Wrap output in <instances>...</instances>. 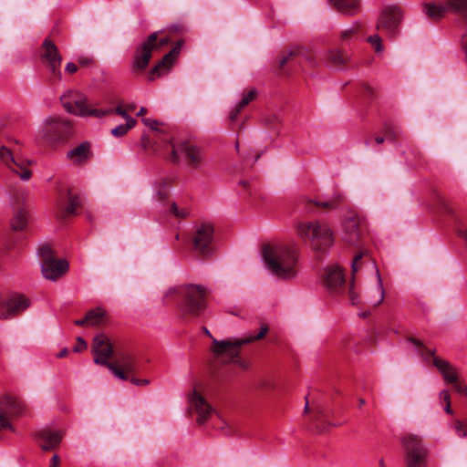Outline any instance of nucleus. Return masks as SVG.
<instances>
[{"label": "nucleus", "mask_w": 467, "mask_h": 467, "mask_svg": "<svg viewBox=\"0 0 467 467\" xmlns=\"http://www.w3.org/2000/svg\"><path fill=\"white\" fill-rule=\"evenodd\" d=\"M208 290L200 285L188 284L170 288L165 298L176 301L180 310L192 317L201 316L206 308Z\"/></svg>", "instance_id": "nucleus-1"}, {"label": "nucleus", "mask_w": 467, "mask_h": 467, "mask_svg": "<svg viewBox=\"0 0 467 467\" xmlns=\"http://www.w3.org/2000/svg\"><path fill=\"white\" fill-rule=\"evenodd\" d=\"M263 258L275 275L281 278H292L296 275L297 254L294 247L266 244L263 248Z\"/></svg>", "instance_id": "nucleus-2"}, {"label": "nucleus", "mask_w": 467, "mask_h": 467, "mask_svg": "<svg viewBox=\"0 0 467 467\" xmlns=\"http://www.w3.org/2000/svg\"><path fill=\"white\" fill-rule=\"evenodd\" d=\"M268 326L263 325L257 335L245 337L240 339L229 338L225 340L213 339L212 350L214 356L223 363H236L240 368L246 369L248 362L239 357L240 348L245 344L262 339L268 332Z\"/></svg>", "instance_id": "nucleus-3"}, {"label": "nucleus", "mask_w": 467, "mask_h": 467, "mask_svg": "<svg viewBox=\"0 0 467 467\" xmlns=\"http://www.w3.org/2000/svg\"><path fill=\"white\" fill-rule=\"evenodd\" d=\"M297 234L304 240H310L317 251H325L334 244V235L328 224L319 221L297 223Z\"/></svg>", "instance_id": "nucleus-4"}, {"label": "nucleus", "mask_w": 467, "mask_h": 467, "mask_svg": "<svg viewBox=\"0 0 467 467\" xmlns=\"http://www.w3.org/2000/svg\"><path fill=\"white\" fill-rule=\"evenodd\" d=\"M171 151L169 160L179 164L183 162L192 171H201L206 164L204 150L190 142H181L177 145L171 142Z\"/></svg>", "instance_id": "nucleus-5"}, {"label": "nucleus", "mask_w": 467, "mask_h": 467, "mask_svg": "<svg viewBox=\"0 0 467 467\" xmlns=\"http://www.w3.org/2000/svg\"><path fill=\"white\" fill-rule=\"evenodd\" d=\"M171 39L168 36L159 37V32L150 34L146 40L140 44L134 50L131 63V70L134 73L143 72L152 57V54L168 45Z\"/></svg>", "instance_id": "nucleus-6"}, {"label": "nucleus", "mask_w": 467, "mask_h": 467, "mask_svg": "<svg viewBox=\"0 0 467 467\" xmlns=\"http://www.w3.org/2000/svg\"><path fill=\"white\" fill-rule=\"evenodd\" d=\"M404 450L405 467H427L428 449L424 446L421 437L406 433L400 439Z\"/></svg>", "instance_id": "nucleus-7"}, {"label": "nucleus", "mask_w": 467, "mask_h": 467, "mask_svg": "<svg viewBox=\"0 0 467 467\" xmlns=\"http://www.w3.org/2000/svg\"><path fill=\"white\" fill-rule=\"evenodd\" d=\"M214 228L210 223L197 224L192 234V246L194 255L205 260L212 256Z\"/></svg>", "instance_id": "nucleus-8"}, {"label": "nucleus", "mask_w": 467, "mask_h": 467, "mask_svg": "<svg viewBox=\"0 0 467 467\" xmlns=\"http://www.w3.org/2000/svg\"><path fill=\"white\" fill-rule=\"evenodd\" d=\"M73 135L72 123L60 118L47 119L42 130V137L48 143H65Z\"/></svg>", "instance_id": "nucleus-9"}, {"label": "nucleus", "mask_w": 467, "mask_h": 467, "mask_svg": "<svg viewBox=\"0 0 467 467\" xmlns=\"http://www.w3.org/2000/svg\"><path fill=\"white\" fill-rule=\"evenodd\" d=\"M408 341L415 345L417 352L424 360H429L431 358H432L433 365L441 373L446 382L452 383L458 379L455 369L447 360L434 357L435 349L428 348L426 346H424L422 341L413 337H408Z\"/></svg>", "instance_id": "nucleus-10"}, {"label": "nucleus", "mask_w": 467, "mask_h": 467, "mask_svg": "<svg viewBox=\"0 0 467 467\" xmlns=\"http://www.w3.org/2000/svg\"><path fill=\"white\" fill-rule=\"evenodd\" d=\"M41 58L50 72L48 81L51 84L59 82L61 80L62 57L55 43L49 38H46L41 46Z\"/></svg>", "instance_id": "nucleus-11"}, {"label": "nucleus", "mask_w": 467, "mask_h": 467, "mask_svg": "<svg viewBox=\"0 0 467 467\" xmlns=\"http://www.w3.org/2000/svg\"><path fill=\"white\" fill-rule=\"evenodd\" d=\"M92 351L94 362L107 367L117 378H123L116 366L109 361L114 350L109 339L105 335H99L93 340Z\"/></svg>", "instance_id": "nucleus-12"}, {"label": "nucleus", "mask_w": 467, "mask_h": 467, "mask_svg": "<svg viewBox=\"0 0 467 467\" xmlns=\"http://www.w3.org/2000/svg\"><path fill=\"white\" fill-rule=\"evenodd\" d=\"M30 306V300L22 294H14L7 299L0 295V319H9L23 313Z\"/></svg>", "instance_id": "nucleus-13"}, {"label": "nucleus", "mask_w": 467, "mask_h": 467, "mask_svg": "<svg viewBox=\"0 0 467 467\" xmlns=\"http://www.w3.org/2000/svg\"><path fill=\"white\" fill-rule=\"evenodd\" d=\"M402 16V11L399 6H387L380 13L377 28L386 30L393 37L398 33V27L401 23Z\"/></svg>", "instance_id": "nucleus-14"}, {"label": "nucleus", "mask_w": 467, "mask_h": 467, "mask_svg": "<svg viewBox=\"0 0 467 467\" xmlns=\"http://www.w3.org/2000/svg\"><path fill=\"white\" fill-rule=\"evenodd\" d=\"M112 363L122 374L123 378H119L122 380H128L130 375L133 376L140 370V364L136 356L125 349H118L116 351L115 360Z\"/></svg>", "instance_id": "nucleus-15"}, {"label": "nucleus", "mask_w": 467, "mask_h": 467, "mask_svg": "<svg viewBox=\"0 0 467 467\" xmlns=\"http://www.w3.org/2000/svg\"><path fill=\"white\" fill-rule=\"evenodd\" d=\"M343 231L344 241L350 245H357L363 238L366 226L361 218L351 214L345 218Z\"/></svg>", "instance_id": "nucleus-16"}, {"label": "nucleus", "mask_w": 467, "mask_h": 467, "mask_svg": "<svg viewBox=\"0 0 467 467\" xmlns=\"http://www.w3.org/2000/svg\"><path fill=\"white\" fill-rule=\"evenodd\" d=\"M183 45V40H179L172 49L167 53L149 72L148 79L153 81L160 78L162 74L170 71L175 60L177 59L181 48Z\"/></svg>", "instance_id": "nucleus-17"}, {"label": "nucleus", "mask_w": 467, "mask_h": 467, "mask_svg": "<svg viewBox=\"0 0 467 467\" xmlns=\"http://www.w3.org/2000/svg\"><path fill=\"white\" fill-rule=\"evenodd\" d=\"M61 104L68 113L84 116L87 109V97L74 90H68L60 98Z\"/></svg>", "instance_id": "nucleus-18"}, {"label": "nucleus", "mask_w": 467, "mask_h": 467, "mask_svg": "<svg viewBox=\"0 0 467 467\" xmlns=\"http://www.w3.org/2000/svg\"><path fill=\"white\" fill-rule=\"evenodd\" d=\"M81 207L80 198L68 191L66 201L59 199L57 203V216L61 220H66L77 213V210Z\"/></svg>", "instance_id": "nucleus-19"}, {"label": "nucleus", "mask_w": 467, "mask_h": 467, "mask_svg": "<svg viewBox=\"0 0 467 467\" xmlns=\"http://www.w3.org/2000/svg\"><path fill=\"white\" fill-rule=\"evenodd\" d=\"M68 269V264L62 259L53 258L41 263L42 275L46 279L55 281L61 277Z\"/></svg>", "instance_id": "nucleus-20"}, {"label": "nucleus", "mask_w": 467, "mask_h": 467, "mask_svg": "<svg viewBox=\"0 0 467 467\" xmlns=\"http://www.w3.org/2000/svg\"><path fill=\"white\" fill-rule=\"evenodd\" d=\"M189 403L190 408L198 414L197 422L199 424L206 422L210 415L213 412V408L196 390L193 391Z\"/></svg>", "instance_id": "nucleus-21"}, {"label": "nucleus", "mask_w": 467, "mask_h": 467, "mask_svg": "<svg viewBox=\"0 0 467 467\" xmlns=\"http://www.w3.org/2000/svg\"><path fill=\"white\" fill-rule=\"evenodd\" d=\"M36 438L38 440L41 449L49 451L56 450L59 446L62 441V434L49 429H42L36 432Z\"/></svg>", "instance_id": "nucleus-22"}, {"label": "nucleus", "mask_w": 467, "mask_h": 467, "mask_svg": "<svg viewBox=\"0 0 467 467\" xmlns=\"http://www.w3.org/2000/svg\"><path fill=\"white\" fill-rule=\"evenodd\" d=\"M323 282L329 290H337L345 283V275L338 265H331L325 269Z\"/></svg>", "instance_id": "nucleus-23"}, {"label": "nucleus", "mask_w": 467, "mask_h": 467, "mask_svg": "<svg viewBox=\"0 0 467 467\" xmlns=\"http://www.w3.org/2000/svg\"><path fill=\"white\" fill-rule=\"evenodd\" d=\"M92 156L90 143L84 141L67 152V159L75 164L86 163Z\"/></svg>", "instance_id": "nucleus-24"}, {"label": "nucleus", "mask_w": 467, "mask_h": 467, "mask_svg": "<svg viewBox=\"0 0 467 467\" xmlns=\"http://www.w3.org/2000/svg\"><path fill=\"white\" fill-rule=\"evenodd\" d=\"M330 5L336 8L339 13L354 16L359 12V0H327Z\"/></svg>", "instance_id": "nucleus-25"}, {"label": "nucleus", "mask_w": 467, "mask_h": 467, "mask_svg": "<svg viewBox=\"0 0 467 467\" xmlns=\"http://www.w3.org/2000/svg\"><path fill=\"white\" fill-rule=\"evenodd\" d=\"M16 163L20 164L16 165L14 163V166H9L7 169L12 171L14 174L18 176L22 181L27 182L32 177V171L30 170V166L34 164L33 161L22 159L19 157H16L15 159Z\"/></svg>", "instance_id": "nucleus-26"}, {"label": "nucleus", "mask_w": 467, "mask_h": 467, "mask_svg": "<svg viewBox=\"0 0 467 467\" xmlns=\"http://www.w3.org/2000/svg\"><path fill=\"white\" fill-rule=\"evenodd\" d=\"M327 60L333 66L343 67L348 63L350 57L340 48H333L327 51Z\"/></svg>", "instance_id": "nucleus-27"}, {"label": "nucleus", "mask_w": 467, "mask_h": 467, "mask_svg": "<svg viewBox=\"0 0 467 467\" xmlns=\"http://www.w3.org/2000/svg\"><path fill=\"white\" fill-rule=\"evenodd\" d=\"M363 254H364L363 253L357 254L354 257L352 265H351V272H352L353 277H352V281L350 283L348 295H349V300L351 301V303L353 305H357L359 303L358 296L355 292V288H354V275L358 272V268L360 267V264H361L360 261L363 257Z\"/></svg>", "instance_id": "nucleus-28"}, {"label": "nucleus", "mask_w": 467, "mask_h": 467, "mask_svg": "<svg viewBox=\"0 0 467 467\" xmlns=\"http://www.w3.org/2000/svg\"><path fill=\"white\" fill-rule=\"evenodd\" d=\"M28 212L25 208H20L15 213L11 220V228L14 231H23L27 225Z\"/></svg>", "instance_id": "nucleus-29"}, {"label": "nucleus", "mask_w": 467, "mask_h": 467, "mask_svg": "<svg viewBox=\"0 0 467 467\" xmlns=\"http://www.w3.org/2000/svg\"><path fill=\"white\" fill-rule=\"evenodd\" d=\"M343 196L340 193L335 194V196L331 199H328L324 202H315L309 201L306 204V212H311V209L308 207L310 205H315L317 207H322L326 209H335L337 208L342 202H343Z\"/></svg>", "instance_id": "nucleus-30"}, {"label": "nucleus", "mask_w": 467, "mask_h": 467, "mask_svg": "<svg viewBox=\"0 0 467 467\" xmlns=\"http://www.w3.org/2000/svg\"><path fill=\"white\" fill-rule=\"evenodd\" d=\"M85 316L88 327L99 326L105 322V311L100 307L90 309Z\"/></svg>", "instance_id": "nucleus-31"}, {"label": "nucleus", "mask_w": 467, "mask_h": 467, "mask_svg": "<svg viewBox=\"0 0 467 467\" xmlns=\"http://www.w3.org/2000/svg\"><path fill=\"white\" fill-rule=\"evenodd\" d=\"M16 157L13 154V152L8 149L6 148L5 146H1L0 147V161L6 167L8 168L9 166H14V163L16 165H17V163H16L15 161V159ZM19 166V164H18ZM20 166H21V163H20Z\"/></svg>", "instance_id": "nucleus-32"}, {"label": "nucleus", "mask_w": 467, "mask_h": 467, "mask_svg": "<svg viewBox=\"0 0 467 467\" xmlns=\"http://www.w3.org/2000/svg\"><path fill=\"white\" fill-rule=\"evenodd\" d=\"M37 255L39 256L41 263L44 261H51V259L55 258L52 246L48 243H44L39 245L37 249Z\"/></svg>", "instance_id": "nucleus-33"}, {"label": "nucleus", "mask_w": 467, "mask_h": 467, "mask_svg": "<svg viewBox=\"0 0 467 467\" xmlns=\"http://www.w3.org/2000/svg\"><path fill=\"white\" fill-rule=\"evenodd\" d=\"M136 124V120L132 118H129L128 122L126 124L119 125L111 130V134L115 137H122L124 136L130 129H132Z\"/></svg>", "instance_id": "nucleus-34"}, {"label": "nucleus", "mask_w": 467, "mask_h": 467, "mask_svg": "<svg viewBox=\"0 0 467 467\" xmlns=\"http://www.w3.org/2000/svg\"><path fill=\"white\" fill-rule=\"evenodd\" d=\"M314 413H315L314 420L316 422V428L320 432L325 431L327 430V427L323 426L322 423H323V420L327 417V412L325 411V410L322 407H317L314 410Z\"/></svg>", "instance_id": "nucleus-35"}, {"label": "nucleus", "mask_w": 467, "mask_h": 467, "mask_svg": "<svg viewBox=\"0 0 467 467\" xmlns=\"http://www.w3.org/2000/svg\"><path fill=\"white\" fill-rule=\"evenodd\" d=\"M299 54L300 50L298 48L292 49L284 54L279 59V69H283L285 65L292 62Z\"/></svg>", "instance_id": "nucleus-36"}, {"label": "nucleus", "mask_w": 467, "mask_h": 467, "mask_svg": "<svg viewBox=\"0 0 467 467\" xmlns=\"http://www.w3.org/2000/svg\"><path fill=\"white\" fill-rule=\"evenodd\" d=\"M359 29H360V24L356 23L350 28L346 29V30L341 32L340 39L342 41H349V40L355 38V36H356V35H357V33L358 32Z\"/></svg>", "instance_id": "nucleus-37"}, {"label": "nucleus", "mask_w": 467, "mask_h": 467, "mask_svg": "<svg viewBox=\"0 0 467 467\" xmlns=\"http://www.w3.org/2000/svg\"><path fill=\"white\" fill-rule=\"evenodd\" d=\"M11 201L14 205L23 202L26 197V192L22 189H15L9 192Z\"/></svg>", "instance_id": "nucleus-38"}, {"label": "nucleus", "mask_w": 467, "mask_h": 467, "mask_svg": "<svg viewBox=\"0 0 467 467\" xmlns=\"http://www.w3.org/2000/svg\"><path fill=\"white\" fill-rule=\"evenodd\" d=\"M383 134L388 140H396L400 136V131L390 124L383 126Z\"/></svg>", "instance_id": "nucleus-39"}, {"label": "nucleus", "mask_w": 467, "mask_h": 467, "mask_svg": "<svg viewBox=\"0 0 467 467\" xmlns=\"http://www.w3.org/2000/svg\"><path fill=\"white\" fill-rule=\"evenodd\" d=\"M171 213L178 218H186L190 215V209L187 207L179 208L175 202H172L171 206Z\"/></svg>", "instance_id": "nucleus-40"}, {"label": "nucleus", "mask_w": 467, "mask_h": 467, "mask_svg": "<svg viewBox=\"0 0 467 467\" xmlns=\"http://www.w3.org/2000/svg\"><path fill=\"white\" fill-rule=\"evenodd\" d=\"M257 90L255 88L250 89L247 93H245L241 99V101L238 103L240 105V108H244L247 106L250 102L254 100L257 97Z\"/></svg>", "instance_id": "nucleus-41"}, {"label": "nucleus", "mask_w": 467, "mask_h": 467, "mask_svg": "<svg viewBox=\"0 0 467 467\" xmlns=\"http://www.w3.org/2000/svg\"><path fill=\"white\" fill-rule=\"evenodd\" d=\"M85 112L86 113H85V115L83 117L92 116V117H96V118H102L104 116H107L109 114L113 113V109H88L87 108Z\"/></svg>", "instance_id": "nucleus-42"}, {"label": "nucleus", "mask_w": 467, "mask_h": 467, "mask_svg": "<svg viewBox=\"0 0 467 467\" xmlns=\"http://www.w3.org/2000/svg\"><path fill=\"white\" fill-rule=\"evenodd\" d=\"M367 41L374 47L376 52H382V39L379 35H373L368 36Z\"/></svg>", "instance_id": "nucleus-43"}, {"label": "nucleus", "mask_w": 467, "mask_h": 467, "mask_svg": "<svg viewBox=\"0 0 467 467\" xmlns=\"http://www.w3.org/2000/svg\"><path fill=\"white\" fill-rule=\"evenodd\" d=\"M378 279H379V285H378L379 297L376 301H370V303L372 305H374L375 306L380 305L383 302L384 296H385V290L383 288L382 281H381V278H380V275L379 273H378Z\"/></svg>", "instance_id": "nucleus-44"}, {"label": "nucleus", "mask_w": 467, "mask_h": 467, "mask_svg": "<svg viewBox=\"0 0 467 467\" xmlns=\"http://www.w3.org/2000/svg\"><path fill=\"white\" fill-rule=\"evenodd\" d=\"M5 403L8 406H12L14 408V413L19 414L22 411V405L13 397L6 396L5 398Z\"/></svg>", "instance_id": "nucleus-45"}, {"label": "nucleus", "mask_w": 467, "mask_h": 467, "mask_svg": "<svg viewBox=\"0 0 467 467\" xmlns=\"http://www.w3.org/2000/svg\"><path fill=\"white\" fill-rule=\"evenodd\" d=\"M455 429L461 437H467V424L461 420L455 421Z\"/></svg>", "instance_id": "nucleus-46"}, {"label": "nucleus", "mask_w": 467, "mask_h": 467, "mask_svg": "<svg viewBox=\"0 0 467 467\" xmlns=\"http://www.w3.org/2000/svg\"><path fill=\"white\" fill-rule=\"evenodd\" d=\"M451 384H453V388L457 392L464 394L467 397V386L465 384L459 382L458 379Z\"/></svg>", "instance_id": "nucleus-47"}, {"label": "nucleus", "mask_w": 467, "mask_h": 467, "mask_svg": "<svg viewBox=\"0 0 467 467\" xmlns=\"http://www.w3.org/2000/svg\"><path fill=\"white\" fill-rule=\"evenodd\" d=\"M86 348H87L86 341L82 337H78L77 338V345L73 348V351L74 352H80V351H82L83 349H86Z\"/></svg>", "instance_id": "nucleus-48"}, {"label": "nucleus", "mask_w": 467, "mask_h": 467, "mask_svg": "<svg viewBox=\"0 0 467 467\" xmlns=\"http://www.w3.org/2000/svg\"><path fill=\"white\" fill-rule=\"evenodd\" d=\"M142 122L153 130H158L160 122L152 119H143Z\"/></svg>", "instance_id": "nucleus-49"}, {"label": "nucleus", "mask_w": 467, "mask_h": 467, "mask_svg": "<svg viewBox=\"0 0 467 467\" xmlns=\"http://www.w3.org/2000/svg\"><path fill=\"white\" fill-rule=\"evenodd\" d=\"M243 109L244 108H240V105L237 104L236 107L230 112V115H229L230 120L235 121Z\"/></svg>", "instance_id": "nucleus-50"}, {"label": "nucleus", "mask_w": 467, "mask_h": 467, "mask_svg": "<svg viewBox=\"0 0 467 467\" xmlns=\"http://www.w3.org/2000/svg\"><path fill=\"white\" fill-rule=\"evenodd\" d=\"M113 112L117 113L118 115L121 116L123 119H126V122H128L129 118H131L125 109H122L121 106H118L115 109H113Z\"/></svg>", "instance_id": "nucleus-51"}, {"label": "nucleus", "mask_w": 467, "mask_h": 467, "mask_svg": "<svg viewBox=\"0 0 467 467\" xmlns=\"http://www.w3.org/2000/svg\"><path fill=\"white\" fill-rule=\"evenodd\" d=\"M130 380V382L136 386H143V385H148L150 383V380L149 379H140L138 378H135V377H131L130 379H129Z\"/></svg>", "instance_id": "nucleus-52"}, {"label": "nucleus", "mask_w": 467, "mask_h": 467, "mask_svg": "<svg viewBox=\"0 0 467 467\" xmlns=\"http://www.w3.org/2000/svg\"><path fill=\"white\" fill-rule=\"evenodd\" d=\"M11 428L10 423L6 417L0 412V430Z\"/></svg>", "instance_id": "nucleus-53"}, {"label": "nucleus", "mask_w": 467, "mask_h": 467, "mask_svg": "<svg viewBox=\"0 0 467 467\" xmlns=\"http://www.w3.org/2000/svg\"><path fill=\"white\" fill-rule=\"evenodd\" d=\"M265 121L270 128H275L279 123V119L275 116L265 118Z\"/></svg>", "instance_id": "nucleus-54"}, {"label": "nucleus", "mask_w": 467, "mask_h": 467, "mask_svg": "<svg viewBox=\"0 0 467 467\" xmlns=\"http://www.w3.org/2000/svg\"><path fill=\"white\" fill-rule=\"evenodd\" d=\"M65 70L68 74H74V73H76L78 71V67H77V65L75 63L68 62L66 65Z\"/></svg>", "instance_id": "nucleus-55"}, {"label": "nucleus", "mask_w": 467, "mask_h": 467, "mask_svg": "<svg viewBox=\"0 0 467 467\" xmlns=\"http://www.w3.org/2000/svg\"><path fill=\"white\" fill-rule=\"evenodd\" d=\"M440 398L445 401V403L451 402V394L448 390L443 389L440 392Z\"/></svg>", "instance_id": "nucleus-56"}, {"label": "nucleus", "mask_w": 467, "mask_h": 467, "mask_svg": "<svg viewBox=\"0 0 467 467\" xmlns=\"http://www.w3.org/2000/svg\"><path fill=\"white\" fill-rule=\"evenodd\" d=\"M60 458L57 454H54L51 458V462L49 467H59Z\"/></svg>", "instance_id": "nucleus-57"}, {"label": "nucleus", "mask_w": 467, "mask_h": 467, "mask_svg": "<svg viewBox=\"0 0 467 467\" xmlns=\"http://www.w3.org/2000/svg\"><path fill=\"white\" fill-rule=\"evenodd\" d=\"M93 62L92 58H89V57H79L78 58V63L80 66H88L90 65L91 63Z\"/></svg>", "instance_id": "nucleus-58"}, {"label": "nucleus", "mask_w": 467, "mask_h": 467, "mask_svg": "<svg viewBox=\"0 0 467 467\" xmlns=\"http://www.w3.org/2000/svg\"><path fill=\"white\" fill-rule=\"evenodd\" d=\"M74 324L78 327H88V322L86 316L82 319H78L74 321Z\"/></svg>", "instance_id": "nucleus-59"}, {"label": "nucleus", "mask_w": 467, "mask_h": 467, "mask_svg": "<svg viewBox=\"0 0 467 467\" xmlns=\"http://www.w3.org/2000/svg\"><path fill=\"white\" fill-rule=\"evenodd\" d=\"M364 91H365V93H366L368 96H369V97H373V95H374V89H373V88H371V87H370V86H368V85H366V86L364 87Z\"/></svg>", "instance_id": "nucleus-60"}, {"label": "nucleus", "mask_w": 467, "mask_h": 467, "mask_svg": "<svg viewBox=\"0 0 467 467\" xmlns=\"http://www.w3.org/2000/svg\"><path fill=\"white\" fill-rule=\"evenodd\" d=\"M68 352L67 348H63L57 353V357L59 358H65L67 356Z\"/></svg>", "instance_id": "nucleus-61"}, {"label": "nucleus", "mask_w": 467, "mask_h": 467, "mask_svg": "<svg viewBox=\"0 0 467 467\" xmlns=\"http://www.w3.org/2000/svg\"><path fill=\"white\" fill-rule=\"evenodd\" d=\"M158 195L160 200H165L168 197V193L166 192H162L161 189L158 190Z\"/></svg>", "instance_id": "nucleus-62"}, {"label": "nucleus", "mask_w": 467, "mask_h": 467, "mask_svg": "<svg viewBox=\"0 0 467 467\" xmlns=\"http://www.w3.org/2000/svg\"><path fill=\"white\" fill-rule=\"evenodd\" d=\"M445 411L448 413V414H452L453 411L451 410V402H448L446 403V406L444 408Z\"/></svg>", "instance_id": "nucleus-63"}, {"label": "nucleus", "mask_w": 467, "mask_h": 467, "mask_svg": "<svg viewBox=\"0 0 467 467\" xmlns=\"http://www.w3.org/2000/svg\"><path fill=\"white\" fill-rule=\"evenodd\" d=\"M385 140H386L385 136L384 137L378 136V137L375 138V141L378 144L383 143Z\"/></svg>", "instance_id": "nucleus-64"}]
</instances>
